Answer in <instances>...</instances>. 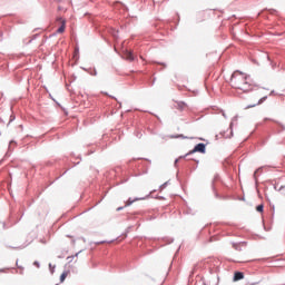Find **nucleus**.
Masks as SVG:
<instances>
[{
	"instance_id": "f257e3e1",
	"label": "nucleus",
	"mask_w": 285,
	"mask_h": 285,
	"mask_svg": "<svg viewBox=\"0 0 285 285\" xmlns=\"http://www.w3.org/2000/svg\"><path fill=\"white\" fill-rule=\"evenodd\" d=\"M230 83L236 90H242V92H250L253 90V81L250 77L244 72L235 71L232 75Z\"/></svg>"
},
{
	"instance_id": "f03ea898",
	"label": "nucleus",
	"mask_w": 285,
	"mask_h": 285,
	"mask_svg": "<svg viewBox=\"0 0 285 285\" xmlns=\"http://www.w3.org/2000/svg\"><path fill=\"white\" fill-rule=\"evenodd\" d=\"M193 153H206V145L204 142L196 145L195 148L189 151V155H193Z\"/></svg>"
},
{
	"instance_id": "7ed1b4c3",
	"label": "nucleus",
	"mask_w": 285,
	"mask_h": 285,
	"mask_svg": "<svg viewBox=\"0 0 285 285\" xmlns=\"http://www.w3.org/2000/svg\"><path fill=\"white\" fill-rule=\"evenodd\" d=\"M174 107H176L177 110H186L188 106L184 101H175Z\"/></svg>"
},
{
	"instance_id": "20e7f679",
	"label": "nucleus",
	"mask_w": 285,
	"mask_h": 285,
	"mask_svg": "<svg viewBox=\"0 0 285 285\" xmlns=\"http://www.w3.org/2000/svg\"><path fill=\"white\" fill-rule=\"evenodd\" d=\"M124 58L127 61H135V56H132V51L125 50L124 51Z\"/></svg>"
},
{
	"instance_id": "39448f33",
	"label": "nucleus",
	"mask_w": 285,
	"mask_h": 285,
	"mask_svg": "<svg viewBox=\"0 0 285 285\" xmlns=\"http://www.w3.org/2000/svg\"><path fill=\"white\" fill-rule=\"evenodd\" d=\"M239 279H244V273L242 272H236L234 274V282H239Z\"/></svg>"
},
{
	"instance_id": "423d86ee",
	"label": "nucleus",
	"mask_w": 285,
	"mask_h": 285,
	"mask_svg": "<svg viewBox=\"0 0 285 285\" xmlns=\"http://www.w3.org/2000/svg\"><path fill=\"white\" fill-rule=\"evenodd\" d=\"M61 26L58 28L57 32H59L60 35L62 32H66V21L61 20Z\"/></svg>"
},
{
	"instance_id": "0eeeda50",
	"label": "nucleus",
	"mask_w": 285,
	"mask_h": 285,
	"mask_svg": "<svg viewBox=\"0 0 285 285\" xmlns=\"http://www.w3.org/2000/svg\"><path fill=\"white\" fill-rule=\"evenodd\" d=\"M66 277H68V272H63L61 275H60V283L63 284V282H66Z\"/></svg>"
},
{
	"instance_id": "6e6552de",
	"label": "nucleus",
	"mask_w": 285,
	"mask_h": 285,
	"mask_svg": "<svg viewBox=\"0 0 285 285\" xmlns=\"http://www.w3.org/2000/svg\"><path fill=\"white\" fill-rule=\"evenodd\" d=\"M257 213H264V205H258L256 207Z\"/></svg>"
},
{
	"instance_id": "1a4fd4ad",
	"label": "nucleus",
	"mask_w": 285,
	"mask_h": 285,
	"mask_svg": "<svg viewBox=\"0 0 285 285\" xmlns=\"http://www.w3.org/2000/svg\"><path fill=\"white\" fill-rule=\"evenodd\" d=\"M132 204H135V200H132V199L129 198V199L127 200V203H126V206H130V205H132Z\"/></svg>"
},
{
	"instance_id": "9d476101",
	"label": "nucleus",
	"mask_w": 285,
	"mask_h": 285,
	"mask_svg": "<svg viewBox=\"0 0 285 285\" xmlns=\"http://www.w3.org/2000/svg\"><path fill=\"white\" fill-rule=\"evenodd\" d=\"M33 265L39 268V262H35Z\"/></svg>"
},
{
	"instance_id": "9b49d317",
	"label": "nucleus",
	"mask_w": 285,
	"mask_h": 285,
	"mask_svg": "<svg viewBox=\"0 0 285 285\" xmlns=\"http://www.w3.org/2000/svg\"><path fill=\"white\" fill-rule=\"evenodd\" d=\"M117 210H124V207H118Z\"/></svg>"
},
{
	"instance_id": "f8f14e48",
	"label": "nucleus",
	"mask_w": 285,
	"mask_h": 285,
	"mask_svg": "<svg viewBox=\"0 0 285 285\" xmlns=\"http://www.w3.org/2000/svg\"><path fill=\"white\" fill-rule=\"evenodd\" d=\"M249 108H255V105L249 106Z\"/></svg>"
},
{
	"instance_id": "ddd939ff",
	"label": "nucleus",
	"mask_w": 285,
	"mask_h": 285,
	"mask_svg": "<svg viewBox=\"0 0 285 285\" xmlns=\"http://www.w3.org/2000/svg\"><path fill=\"white\" fill-rule=\"evenodd\" d=\"M258 104H262V100H259Z\"/></svg>"
}]
</instances>
